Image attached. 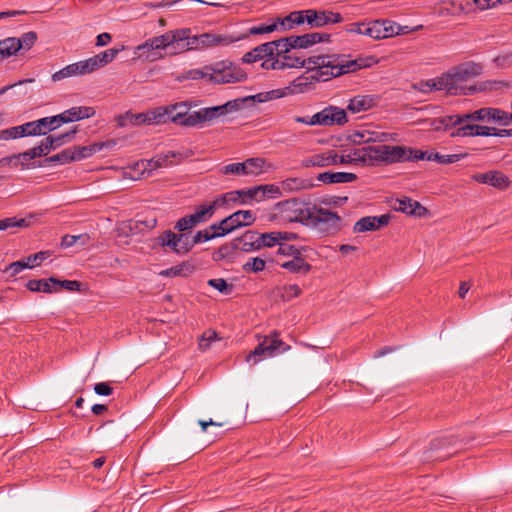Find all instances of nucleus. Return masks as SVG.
<instances>
[{"label": "nucleus", "mask_w": 512, "mask_h": 512, "mask_svg": "<svg viewBox=\"0 0 512 512\" xmlns=\"http://www.w3.org/2000/svg\"><path fill=\"white\" fill-rule=\"evenodd\" d=\"M267 43L271 45V52H272L273 56H276L278 58H282L283 56H286L287 53L290 51L288 42L286 41V38H282V39L267 42Z\"/></svg>", "instance_id": "51"}, {"label": "nucleus", "mask_w": 512, "mask_h": 512, "mask_svg": "<svg viewBox=\"0 0 512 512\" xmlns=\"http://www.w3.org/2000/svg\"><path fill=\"white\" fill-rule=\"evenodd\" d=\"M18 129H19L21 137L41 136L42 135V132L40 131V128L38 127L37 120L19 125Z\"/></svg>", "instance_id": "55"}, {"label": "nucleus", "mask_w": 512, "mask_h": 512, "mask_svg": "<svg viewBox=\"0 0 512 512\" xmlns=\"http://www.w3.org/2000/svg\"><path fill=\"white\" fill-rule=\"evenodd\" d=\"M356 179L357 176L349 172H323L317 176V180L325 184L350 183Z\"/></svg>", "instance_id": "28"}, {"label": "nucleus", "mask_w": 512, "mask_h": 512, "mask_svg": "<svg viewBox=\"0 0 512 512\" xmlns=\"http://www.w3.org/2000/svg\"><path fill=\"white\" fill-rule=\"evenodd\" d=\"M93 72L89 59L81 60L69 64L52 74L54 82L61 81L69 77L83 76Z\"/></svg>", "instance_id": "19"}, {"label": "nucleus", "mask_w": 512, "mask_h": 512, "mask_svg": "<svg viewBox=\"0 0 512 512\" xmlns=\"http://www.w3.org/2000/svg\"><path fill=\"white\" fill-rule=\"evenodd\" d=\"M275 210L280 213L287 222L304 223L311 216L309 209L303 207L297 199L280 201L275 205Z\"/></svg>", "instance_id": "14"}, {"label": "nucleus", "mask_w": 512, "mask_h": 512, "mask_svg": "<svg viewBox=\"0 0 512 512\" xmlns=\"http://www.w3.org/2000/svg\"><path fill=\"white\" fill-rule=\"evenodd\" d=\"M381 24V36L382 39L392 37L394 35H399L400 30H396L397 24L389 21V20H380Z\"/></svg>", "instance_id": "59"}, {"label": "nucleus", "mask_w": 512, "mask_h": 512, "mask_svg": "<svg viewBox=\"0 0 512 512\" xmlns=\"http://www.w3.org/2000/svg\"><path fill=\"white\" fill-rule=\"evenodd\" d=\"M246 176H258L267 172L271 164L264 158H249L245 161Z\"/></svg>", "instance_id": "34"}, {"label": "nucleus", "mask_w": 512, "mask_h": 512, "mask_svg": "<svg viewBox=\"0 0 512 512\" xmlns=\"http://www.w3.org/2000/svg\"><path fill=\"white\" fill-rule=\"evenodd\" d=\"M482 67L475 63H466L458 66L439 77L438 86L451 95H469L476 89L469 84V81L480 75Z\"/></svg>", "instance_id": "4"}, {"label": "nucleus", "mask_w": 512, "mask_h": 512, "mask_svg": "<svg viewBox=\"0 0 512 512\" xmlns=\"http://www.w3.org/2000/svg\"><path fill=\"white\" fill-rule=\"evenodd\" d=\"M472 179L478 183L489 185L498 190H506L509 188L511 181L501 171L490 170L485 173H478L472 176Z\"/></svg>", "instance_id": "20"}, {"label": "nucleus", "mask_w": 512, "mask_h": 512, "mask_svg": "<svg viewBox=\"0 0 512 512\" xmlns=\"http://www.w3.org/2000/svg\"><path fill=\"white\" fill-rule=\"evenodd\" d=\"M450 4L462 13H469L475 8L473 0H451Z\"/></svg>", "instance_id": "62"}, {"label": "nucleus", "mask_w": 512, "mask_h": 512, "mask_svg": "<svg viewBox=\"0 0 512 512\" xmlns=\"http://www.w3.org/2000/svg\"><path fill=\"white\" fill-rule=\"evenodd\" d=\"M37 123L42 135H46L48 132H51L63 125L62 121H60L59 114L38 119Z\"/></svg>", "instance_id": "41"}, {"label": "nucleus", "mask_w": 512, "mask_h": 512, "mask_svg": "<svg viewBox=\"0 0 512 512\" xmlns=\"http://www.w3.org/2000/svg\"><path fill=\"white\" fill-rule=\"evenodd\" d=\"M196 225H198V224L196 223L192 214H190V215L180 218L175 225V229H177L180 232H183V231L192 229Z\"/></svg>", "instance_id": "61"}, {"label": "nucleus", "mask_w": 512, "mask_h": 512, "mask_svg": "<svg viewBox=\"0 0 512 512\" xmlns=\"http://www.w3.org/2000/svg\"><path fill=\"white\" fill-rule=\"evenodd\" d=\"M257 241L251 242L250 247H246L247 244L244 245L243 251H253L258 250L261 247H274L276 245L279 246V242L277 240L276 232H267L257 235Z\"/></svg>", "instance_id": "32"}, {"label": "nucleus", "mask_w": 512, "mask_h": 512, "mask_svg": "<svg viewBox=\"0 0 512 512\" xmlns=\"http://www.w3.org/2000/svg\"><path fill=\"white\" fill-rule=\"evenodd\" d=\"M101 144H95L92 146H82V147H71L62 150L60 153L47 157L44 160L42 166H50L53 164L64 165L70 162L79 161L84 158L92 156L97 151L101 150Z\"/></svg>", "instance_id": "9"}, {"label": "nucleus", "mask_w": 512, "mask_h": 512, "mask_svg": "<svg viewBox=\"0 0 512 512\" xmlns=\"http://www.w3.org/2000/svg\"><path fill=\"white\" fill-rule=\"evenodd\" d=\"M157 243L164 248H169L177 255H185L193 248V242L186 234H176L166 230L157 237Z\"/></svg>", "instance_id": "12"}, {"label": "nucleus", "mask_w": 512, "mask_h": 512, "mask_svg": "<svg viewBox=\"0 0 512 512\" xmlns=\"http://www.w3.org/2000/svg\"><path fill=\"white\" fill-rule=\"evenodd\" d=\"M394 209L396 211L417 217H425L428 213V210L418 201H414L408 197L397 199L394 204Z\"/></svg>", "instance_id": "25"}, {"label": "nucleus", "mask_w": 512, "mask_h": 512, "mask_svg": "<svg viewBox=\"0 0 512 512\" xmlns=\"http://www.w3.org/2000/svg\"><path fill=\"white\" fill-rule=\"evenodd\" d=\"M301 293L302 290L297 284H286L280 288V296L285 301H290L300 296Z\"/></svg>", "instance_id": "54"}, {"label": "nucleus", "mask_w": 512, "mask_h": 512, "mask_svg": "<svg viewBox=\"0 0 512 512\" xmlns=\"http://www.w3.org/2000/svg\"><path fill=\"white\" fill-rule=\"evenodd\" d=\"M181 42V52H184L192 49L228 45L232 42V39L227 36L211 33H204L198 36H191V29H189L188 37Z\"/></svg>", "instance_id": "10"}, {"label": "nucleus", "mask_w": 512, "mask_h": 512, "mask_svg": "<svg viewBox=\"0 0 512 512\" xmlns=\"http://www.w3.org/2000/svg\"><path fill=\"white\" fill-rule=\"evenodd\" d=\"M465 117L467 122L486 121L501 125H508V112L493 107L480 108L473 112L465 113Z\"/></svg>", "instance_id": "16"}, {"label": "nucleus", "mask_w": 512, "mask_h": 512, "mask_svg": "<svg viewBox=\"0 0 512 512\" xmlns=\"http://www.w3.org/2000/svg\"><path fill=\"white\" fill-rule=\"evenodd\" d=\"M19 51L16 37L0 40V61L15 55Z\"/></svg>", "instance_id": "39"}, {"label": "nucleus", "mask_w": 512, "mask_h": 512, "mask_svg": "<svg viewBox=\"0 0 512 512\" xmlns=\"http://www.w3.org/2000/svg\"><path fill=\"white\" fill-rule=\"evenodd\" d=\"M464 156L461 154H440L438 152H430L427 155L428 161H435L440 164H452L461 160Z\"/></svg>", "instance_id": "42"}, {"label": "nucleus", "mask_w": 512, "mask_h": 512, "mask_svg": "<svg viewBox=\"0 0 512 512\" xmlns=\"http://www.w3.org/2000/svg\"><path fill=\"white\" fill-rule=\"evenodd\" d=\"M54 282H56V278L54 277L38 280L33 279L27 282L26 287L32 292L53 293L58 291V289L54 288Z\"/></svg>", "instance_id": "35"}, {"label": "nucleus", "mask_w": 512, "mask_h": 512, "mask_svg": "<svg viewBox=\"0 0 512 512\" xmlns=\"http://www.w3.org/2000/svg\"><path fill=\"white\" fill-rule=\"evenodd\" d=\"M307 13L306 21L311 27L318 28L342 21V16L337 12L308 9Z\"/></svg>", "instance_id": "22"}, {"label": "nucleus", "mask_w": 512, "mask_h": 512, "mask_svg": "<svg viewBox=\"0 0 512 512\" xmlns=\"http://www.w3.org/2000/svg\"><path fill=\"white\" fill-rule=\"evenodd\" d=\"M211 83L226 84L242 82L247 74L236 64L229 61H219L211 64Z\"/></svg>", "instance_id": "7"}, {"label": "nucleus", "mask_w": 512, "mask_h": 512, "mask_svg": "<svg viewBox=\"0 0 512 512\" xmlns=\"http://www.w3.org/2000/svg\"><path fill=\"white\" fill-rule=\"evenodd\" d=\"M280 27L279 19L276 22H273L271 24H261L258 26H253L249 29V34L251 35H260V34H266L271 33L275 30H278Z\"/></svg>", "instance_id": "58"}, {"label": "nucleus", "mask_w": 512, "mask_h": 512, "mask_svg": "<svg viewBox=\"0 0 512 512\" xmlns=\"http://www.w3.org/2000/svg\"><path fill=\"white\" fill-rule=\"evenodd\" d=\"M232 227L235 229L242 226H249L254 223L255 216L250 210H239L229 216Z\"/></svg>", "instance_id": "37"}, {"label": "nucleus", "mask_w": 512, "mask_h": 512, "mask_svg": "<svg viewBox=\"0 0 512 512\" xmlns=\"http://www.w3.org/2000/svg\"><path fill=\"white\" fill-rule=\"evenodd\" d=\"M214 238H217V236L215 232L212 231L209 227L207 229L198 231L192 239L190 238V242H193L194 246L195 244L206 242Z\"/></svg>", "instance_id": "60"}, {"label": "nucleus", "mask_w": 512, "mask_h": 512, "mask_svg": "<svg viewBox=\"0 0 512 512\" xmlns=\"http://www.w3.org/2000/svg\"><path fill=\"white\" fill-rule=\"evenodd\" d=\"M95 115V110L92 107H72L59 114L62 124L87 119Z\"/></svg>", "instance_id": "26"}, {"label": "nucleus", "mask_w": 512, "mask_h": 512, "mask_svg": "<svg viewBox=\"0 0 512 512\" xmlns=\"http://www.w3.org/2000/svg\"><path fill=\"white\" fill-rule=\"evenodd\" d=\"M192 104L190 102H179L166 106L169 122L184 127H202L229 113L238 111L241 107L239 100H231L223 105L205 107L197 111L189 112Z\"/></svg>", "instance_id": "2"}, {"label": "nucleus", "mask_w": 512, "mask_h": 512, "mask_svg": "<svg viewBox=\"0 0 512 512\" xmlns=\"http://www.w3.org/2000/svg\"><path fill=\"white\" fill-rule=\"evenodd\" d=\"M314 219L319 223H325L330 227H337L340 222V217L328 209L320 208L316 211Z\"/></svg>", "instance_id": "38"}, {"label": "nucleus", "mask_w": 512, "mask_h": 512, "mask_svg": "<svg viewBox=\"0 0 512 512\" xmlns=\"http://www.w3.org/2000/svg\"><path fill=\"white\" fill-rule=\"evenodd\" d=\"M349 139L355 145H362L366 143H387L398 140L396 133L383 132L372 128H360L353 131Z\"/></svg>", "instance_id": "13"}, {"label": "nucleus", "mask_w": 512, "mask_h": 512, "mask_svg": "<svg viewBox=\"0 0 512 512\" xmlns=\"http://www.w3.org/2000/svg\"><path fill=\"white\" fill-rule=\"evenodd\" d=\"M312 82L311 75L309 77L300 76L289 83L288 86L284 87L281 91L280 96H289L294 94L305 93L309 90Z\"/></svg>", "instance_id": "27"}, {"label": "nucleus", "mask_w": 512, "mask_h": 512, "mask_svg": "<svg viewBox=\"0 0 512 512\" xmlns=\"http://www.w3.org/2000/svg\"><path fill=\"white\" fill-rule=\"evenodd\" d=\"M452 137L478 136V125L465 122L451 133Z\"/></svg>", "instance_id": "46"}, {"label": "nucleus", "mask_w": 512, "mask_h": 512, "mask_svg": "<svg viewBox=\"0 0 512 512\" xmlns=\"http://www.w3.org/2000/svg\"><path fill=\"white\" fill-rule=\"evenodd\" d=\"M220 172L224 175L233 174L237 176H246L245 161L225 165L220 169Z\"/></svg>", "instance_id": "57"}, {"label": "nucleus", "mask_w": 512, "mask_h": 512, "mask_svg": "<svg viewBox=\"0 0 512 512\" xmlns=\"http://www.w3.org/2000/svg\"><path fill=\"white\" fill-rule=\"evenodd\" d=\"M266 262L260 257L249 258L243 264V270L247 273H258L265 269Z\"/></svg>", "instance_id": "48"}, {"label": "nucleus", "mask_w": 512, "mask_h": 512, "mask_svg": "<svg viewBox=\"0 0 512 512\" xmlns=\"http://www.w3.org/2000/svg\"><path fill=\"white\" fill-rule=\"evenodd\" d=\"M126 123H130L132 125H141V124L148 125V113L147 112H143V113H139V114L127 113L125 116L120 118L119 124L121 126H124Z\"/></svg>", "instance_id": "45"}, {"label": "nucleus", "mask_w": 512, "mask_h": 512, "mask_svg": "<svg viewBox=\"0 0 512 512\" xmlns=\"http://www.w3.org/2000/svg\"><path fill=\"white\" fill-rule=\"evenodd\" d=\"M188 33L189 28H179L148 38L134 47V59L152 63L164 59L167 55L181 53V41L188 37Z\"/></svg>", "instance_id": "3"}, {"label": "nucleus", "mask_w": 512, "mask_h": 512, "mask_svg": "<svg viewBox=\"0 0 512 512\" xmlns=\"http://www.w3.org/2000/svg\"><path fill=\"white\" fill-rule=\"evenodd\" d=\"M307 14H308L307 10L292 12L285 18L279 19L280 27L283 30H288V29H292L295 25H301V24L307 23V21H306Z\"/></svg>", "instance_id": "36"}, {"label": "nucleus", "mask_w": 512, "mask_h": 512, "mask_svg": "<svg viewBox=\"0 0 512 512\" xmlns=\"http://www.w3.org/2000/svg\"><path fill=\"white\" fill-rule=\"evenodd\" d=\"M280 267L294 274H307L312 269V266L305 261L303 254L281 263Z\"/></svg>", "instance_id": "29"}, {"label": "nucleus", "mask_w": 512, "mask_h": 512, "mask_svg": "<svg viewBox=\"0 0 512 512\" xmlns=\"http://www.w3.org/2000/svg\"><path fill=\"white\" fill-rule=\"evenodd\" d=\"M236 192H237V199L240 196H243V197L251 199V200H255L256 202H261L266 199V195L264 194L262 185L257 186L252 189H248V190H238Z\"/></svg>", "instance_id": "43"}, {"label": "nucleus", "mask_w": 512, "mask_h": 512, "mask_svg": "<svg viewBox=\"0 0 512 512\" xmlns=\"http://www.w3.org/2000/svg\"><path fill=\"white\" fill-rule=\"evenodd\" d=\"M37 40V34L34 31H29L16 38L17 46L20 50H30Z\"/></svg>", "instance_id": "49"}, {"label": "nucleus", "mask_w": 512, "mask_h": 512, "mask_svg": "<svg viewBox=\"0 0 512 512\" xmlns=\"http://www.w3.org/2000/svg\"><path fill=\"white\" fill-rule=\"evenodd\" d=\"M210 229L215 232L217 237H223L228 233L234 231L229 216L220 221L219 223L212 224L210 226Z\"/></svg>", "instance_id": "52"}, {"label": "nucleus", "mask_w": 512, "mask_h": 512, "mask_svg": "<svg viewBox=\"0 0 512 512\" xmlns=\"http://www.w3.org/2000/svg\"><path fill=\"white\" fill-rule=\"evenodd\" d=\"M261 67L265 70H283L282 63H280V58L276 56L266 57L262 61Z\"/></svg>", "instance_id": "64"}, {"label": "nucleus", "mask_w": 512, "mask_h": 512, "mask_svg": "<svg viewBox=\"0 0 512 512\" xmlns=\"http://www.w3.org/2000/svg\"><path fill=\"white\" fill-rule=\"evenodd\" d=\"M288 349L289 346L280 340L276 333H273L263 338L255 349L247 355L246 361L255 365L263 359L273 357L277 353H283Z\"/></svg>", "instance_id": "6"}, {"label": "nucleus", "mask_w": 512, "mask_h": 512, "mask_svg": "<svg viewBox=\"0 0 512 512\" xmlns=\"http://www.w3.org/2000/svg\"><path fill=\"white\" fill-rule=\"evenodd\" d=\"M336 150L327 149L324 151L312 153L305 156L300 161L302 168H325L330 166H336Z\"/></svg>", "instance_id": "17"}, {"label": "nucleus", "mask_w": 512, "mask_h": 512, "mask_svg": "<svg viewBox=\"0 0 512 512\" xmlns=\"http://www.w3.org/2000/svg\"><path fill=\"white\" fill-rule=\"evenodd\" d=\"M148 113V125H159L169 122L168 112L166 106L156 107L152 110L147 111Z\"/></svg>", "instance_id": "40"}, {"label": "nucleus", "mask_w": 512, "mask_h": 512, "mask_svg": "<svg viewBox=\"0 0 512 512\" xmlns=\"http://www.w3.org/2000/svg\"><path fill=\"white\" fill-rule=\"evenodd\" d=\"M362 31H364L363 32L364 36H367L371 39H374V40L382 39L381 32L383 30H381L380 20L365 22V29H363Z\"/></svg>", "instance_id": "44"}, {"label": "nucleus", "mask_w": 512, "mask_h": 512, "mask_svg": "<svg viewBox=\"0 0 512 512\" xmlns=\"http://www.w3.org/2000/svg\"><path fill=\"white\" fill-rule=\"evenodd\" d=\"M326 37V35L317 32L300 35L301 48H307L313 44L320 43L324 41Z\"/></svg>", "instance_id": "56"}, {"label": "nucleus", "mask_w": 512, "mask_h": 512, "mask_svg": "<svg viewBox=\"0 0 512 512\" xmlns=\"http://www.w3.org/2000/svg\"><path fill=\"white\" fill-rule=\"evenodd\" d=\"M378 100L375 95H356L348 100L346 112L358 114L369 111L377 105Z\"/></svg>", "instance_id": "24"}, {"label": "nucleus", "mask_w": 512, "mask_h": 512, "mask_svg": "<svg viewBox=\"0 0 512 512\" xmlns=\"http://www.w3.org/2000/svg\"><path fill=\"white\" fill-rule=\"evenodd\" d=\"M443 125L442 129L443 131H448L449 129L459 126L467 122V119L465 117V114H454V115H447L442 117Z\"/></svg>", "instance_id": "50"}, {"label": "nucleus", "mask_w": 512, "mask_h": 512, "mask_svg": "<svg viewBox=\"0 0 512 512\" xmlns=\"http://www.w3.org/2000/svg\"><path fill=\"white\" fill-rule=\"evenodd\" d=\"M156 219L149 218L146 220L130 219L121 222L117 227V236L119 238H129L133 235L141 233L144 229H153L156 226Z\"/></svg>", "instance_id": "18"}, {"label": "nucleus", "mask_w": 512, "mask_h": 512, "mask_svg": "<svg viewBox=\"0 0 512 512\" xmlns=\"http://www.w3.org/2000/svg\"><path fill=\"white\" fill-rule=\"evenodd\" d=\"M370 165L376 166L380 163H398L407 160L406 147L404 146H368Z\"/></svg>", "instance_id": "8"}, {"label": "nucleus", "mask_w": 512, "mask_h": 512, "mask_svg": "<svg viewBox=\"0 0 512 512\" xmlns=\"http://www.w3.org/2000/svg\"><path fill=\"white\" fill-rule=\"evenodd\" d=\"M390 221L388 214H382L380 216H366L360 218L354 224V232L363 233L368 231H376L381 227L386 226Z\"/></svg>", "instance_id": "23"}, {"label": "nucleus", "mask_w": 512, "mask_h": 512, "mask_svg": "<svg viewBox=\"0 0 512 512\" xmlns=\"http://www.w3.org/2000/svg\"><path fill=\"white\" fill-rule=\"evenodd\" d=\"M317 126L343 125L348 122L346 110L337 106H327L314 114Z\"/></svg>", "instance_id": "15"}, {"label": "nucleus", "mask_w": 512, "mask_h": 512, "mask_svg": "<svg viewBox=\"0 0 512 512\" xmlns=\"http://www.w3.org/2000/svg\"><path fill=\"white\" fill-rule=\"evenodd\" d=\"M236 201L237 192H227L221 194L217 196L213 201L204 203L196 207L194 213H192V216L197 224L206 222L214 215L215 211L218 208L224 207L228 203Z\"/></svg>", "instance_id": "11"}, {"label": "nucleus", "mask_w": 512, "mask_h": 512, "mask_svg": "<svg viewBox=\"0 0 512 512\" xmlns=\"http://www.w3.org/2000/svg\"><path fill=\"white\" fill-rule=\"evenodd\" d=\"M76 133L77 129L74 128L62 134L48 136L45 139H43L38 145L32 147L27 151L21 152L20 156H22L23 158L22 167L28 168V161L38 157L47 156L51 151L70 142L74 138Z\"/></svg>", "instance_id": "5"}, {"label": "nucleus", "mask_w": 512, "mask_h": 512, "mask_svg": "<svg viewBox=\"0 0 512 512\" xmlns=\"http://www.w3.org/2000/svg\"><path fill=\"white\" fill-rule=\"evenodd\" d=\"M280 184L283 195L300 192L312 186L308 180L298 177L286 178Z\"/></svg>", "instance_id": "30"}, {"label": "nucleus", "mask_w": 512, "mask_h": 512, "mask_svg": "<svg viewBox=\"0 0 512 512\" xmlns=\"http://www.w3.org/2000/svg\"><path fill=\"white\" fill-rule=\"evenodd\" d=\"M336 166L337 165H361L371 166L368 146L360 147L349 151L346 154L339 155L336 151Z\"/></svg>", "instance_id": "21"}, {"label": "nucleus", "mask_w": 512, "mask_h": 512, "mask_svg": "<svg viewBox=\"0 0 512 512\" xmlns=\"http://www.w3.org/2000/svg\"><path fill=\"white\" fill-rule=\"evenodd\" d=\"M262 186H263L264 194L266 195V199H275V198H280L283 196V192L281 190V184L280 185L265 184Z\"/></svg>", "instance_id": "63"}, {"label": "nucleus", "mask_w": 512, "mask_h": 512, "mask_svg": "<svg viewBox=\"0 0 512 512\" xmlns=\"http://www.w3.org/2000/svg\"><path fill=\"white\" fill-rule=\"evenodd\" d=\"M220 340L218 334L214 330L205 331L199 339L198 347L205 352L211 348L213 342Z\"/></svg>", "instance_id": "47"}, {"label": "nucleus", "mask_w": 512, "mask_h": 512, "mask_svg": "<svg viewBox=\"0 0 512 512\" xmlns=\"http://www.w3.org/2000/svg\"><path fill=\"white\" fill-rule=\"evenodd\" d=\"M280 63L283 69H307L314 81H328L367 66L360 60H348L340 55H313L307 58L286 55L280 58Z\"/></svg>", "instance_id": "1"}, {"label": "nucleus", "mask_w": 512, "mask_h": 512, "mask_svg": "<svg viewBox=\"0 0 512 512\" xmlns=\"http://www.w3.org/2000/svg\"><path fill=\"white\" fill-rule=\"evenodd\" d=\"M268 56H273V54L271 52V45L266 42L244 54L242 61L244 63H254L260 60L263 61Z\"/></svg>", "instance_id": "33"}, {"label": "nucleus", "mask_w": 512, "mask_h": 512, "mask_svg": "<svg viewBox=\"0 0 512 512\" xmlns=\"http://www.w3.org/2000/svg\"><path fill=\"white\" fill-rule=\"evenodd\" d=\"M120 51L121 49L111 48L88 58L93 72L111 63Z\"/></svg>", "instance_id": "31"}, {"label": "nucleus", "mask_w": 512, "mask_h": 512, "mask_svg": "<svg viewBox=\"0 0 512 512\" xmlns=\"http://www.w3.org/2000/svg\"><path fill=\"white\" fill-rule=\"evenodd\" d=\"M304 251H305L304 247H299V246L284 243V244L279 245L277 254L286 256V257L295 258V257L299 256L300 254H303Z\"/></svg>", "instance_id": "53"}]
</instances>
